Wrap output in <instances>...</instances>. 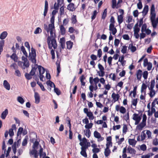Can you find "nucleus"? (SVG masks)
Listing matches in <instances>:
<instances>
[{"label": "nucleus", "mask_w": 158, "mask_h": 158, "mask_svg": "<svg viewBox=\"0 0 158 158\" xmlns=\"http://www.w3.org/2000/svg\"><path fill=\"white\" fill-rule=\"evenodd\" d=\"M149 90H150V93L149 94L150 96V97L152 98L156 94L155 91L153 89H149Z\"/></svg>", "instance_id": "5701e85b"}, {"label": "nucleus", "mask_w": 158, "mask_h": 158, "mask_svg": "<svg viewBox=\"0 0 158 158\" xmlns=\"http://www.w3.org/2000/svg\"><path fill=\"white\" fill-rule=\"evenodd\" d=\"M23 131V128L22 127H20L18 130L17 136H18L19 135H21Z\"/></svg>", "instance_id": "c03bdc74"}, {"label": "nucleus", "mask_w": 158, "mask_h": 158, "mask_svg": "<svg viewBox=\"0 0 158 158\" xmlns=\"http://www.w3.org/2000/svg\"><path fill=\"white\" fill-rule=\"evenodd\" d=\"M128 49H130L132 52H135L136 50V47L133 45V44H129L128 47Z\"/></svg>", "instance_id": "f3484780"}, {"label": "nucleus", "mask_w": 158, "mask_h": 158, "mask_svg": "<svg viewBox=\"0 0 158 158\" xmlns=\"http://www.w3.org/2000/svg\"><path fill=\"white\" fill-rule=\"evenodd\" d=\"M112 8L113 9L116 8L117 5L116 3V0H112Z\"/></svg>", "instance_id": "2f4dec72"}, {"label": "nucleus", "mask_w": 158, "mask_h": 158, "mask_svg": "<svg viewBox=\"0 0 158 158\" xmlns=\"http://www.w3.org/2000/svg\"><path fill=\"white\" fill-rule=\"evenodd\" d=\"M127 150L129 153L132 154H135L136 152V151L134 149L130 146L128 147Z\"/></svg>", "instance_id": "bb28decb"}, {"label": "nucleus", "mask_w": 158, "mask_h": 158, "mask_svg": "<svg viewBox=\"0 0 158 158\" xmlns=\"http://www.w3.org/2000/svg\"><path fill=\"white\" fill-rule=\"evenodd\" d=\"M46 84L48 85H49L51 87H52L53 86L54 87H55V86L54 84L50 80L47 81Z\"/></svg>", "instance_id": "e433bc0d"}, {"label": "nucleus", "mask_w": 158, "mask_h": 158, "mask_svg": "<svg viewBox=\"0 0 158 158\" xmlns=\"http://www.w3.org/2000/svg\"><path fill=\"white\" fill-rule=\"evenodd\" d=\"M71 20L72 23L73 24H75L77 21L76 19V16L73 15L72 17Z\"/></svg>", "instance_id": "c9c22d12"}, {"label": "nucleus", "mask_w": 158, "mask_h": 158, "mask_svg": "<svg viewBox=\"0 0 158 158\" xmlns=\"http://www.w3.org/2000/svg\"><path fill=\"white\" fill-rule=\"evenodd\" d=\"M133 119L135 121V124L136 125L138 124L140 120L141 119V117L139 116L138 114L136 113L133 114Z\"/></svg>", "instance_id": "20e7f679"}, {"label": "nucleus", "mask_w": 158, "mask_h": 158, "mask_svg": "<svg viewBox=\"0 0 158 158\" xmlns=\"http://www.w3.org/2000/svg\"><path fill=\"white\" fill-rule=\"evenodd\" d=\"M143 74L142 71L140 69L137 70L136 72L137 79L138 81H140Z\"/></svg>", "instance_id": "39448f33"}, {"label": "nucleus", "mask_w": 158, "mask_h": 158, "mask_svg": "<svg viewBox=\"0 0 158 158\" xmlns=\"http://www.w3.org/2000/svg\"><path fill=\"white\" fill-rule=\"evenodd\" d=\"M23 66L25 67L23 68L24 69H25V68H28L29 67V64L28 60L23 62Z\"/></svg>", "instance_id": "49530a36"}, {"label": "nucleus", "mask_w": 158, "mask_h": 158, "mask_svg": "<svg viewBox=\"0 0 158 158\" xmlns=\"http://www.w3.org/2000/svg\"><path fill=\"white\" fill-rule=\"evenodd\" d=\"M145 130H144L142 131L141 133V141H143L145 139L146 137V135L144 133Z\"/></svg>", "instance_id": "4c0bfd02"}, {"label": "nucleus", "mask_w": 158, "mask_h": 158, "mask_svg": "<svg viewBox=\"0 0 158 158\" xmlns=\"http://www.w3.org/2000/svg\"><path fill=\"white\" fill-rule=\"evenodd\" d=\"M54 92L58 95H59L60 94V90L58 88H56L55 87H54Z\"/></svg>", "instance_id": "5fc2aeb1"}, {"label": "nucleus", "mask_w": 158, "mask_h": 158, "mask_svg": "<svg viewBox=\"0 0 158 158\" xmlns=\"http://www.w3.org/2000/svg\"><path fill=\"white\" fill-rule=\"evenodd\" d=\"M8 114V110L7 109H6L4 111H3L1 114V118L3 119H5L6 116Z\"/></svg>", "instance_id": "4468645a"}, {"label": "nucleus", "mask_w": 158, "mask_h": 158, "mask_svg": "<svg viewBox=\"0 0 158 158\" xmlns=\"http://www.w3.org/2000/svg\"><path fill=\"white\" fill-rule=\"evenodd\" d=\"M112 60V57L111 56H110L108 57L107 59L108 63L109 66H111L112 65L111 63Z\"/></svg>", "instance_id": "4d7b16f0"}, {"label": "nucleus", "mask_w": 158, "mask_h": 158, "mask_svg": "<svg viewBox=\"0 0 158 158\" xmlns=\"http://www.w3.org/2000/svg\"><path fill=\"white\" fill-rule=\"evenodd\" d=\"M85 135L88 138H89L91 135V131L90 130L87 129L84 131Z\"/></svg>", "instance_id": "a878e982"}, {"label": "nucleus", "mask_w": 158, "mask_h": 158, "mask_svg": "<svg viewBox=\"0 0 158 158\" xmlns=\"http://www.w3.org/2000/svg\"><path fill=\"white\" fill-rule=\"evenodd\" d=\"M143 77L144 79H146L148 78V72L147 71H145L143 73Z\"/></svg>", "instance_id": "a19ab883"}, {"label": "nucleus", "mask_w": 158, "mask_h": 158, "mask_svg": "<svg viewBox=\"0 0 158 158\" xmlns=\"http://www.w3.org/2000/svg\"><path fill=\"white\" fill-rule=\"evenodd\" d=\"M21 50L26 57H27L28 56L27 53L26 51L25 48L23 46H22L21 47Z\"/></svg>", "instance_id": "7c9ffc66"}, {"label": "nucleus", "mask_w": 158, "mask_h": 158, "mask_svg": "<svg viewBox=\"0 0 158 158\" xmlns=\"http://www.w3.org/2000/svg\"><path fill=\"white\" fill-rule=\"evenodd\" d=\"M34 97L35 100V103L38 104L40 102V97L39 94L37 92H35Z\"/></svg>", "instance_id": "f8f14e48"}, {"label": "nucleus", "mask_w": 158, "mask_h": 158, "mask_svg": "<svg viewBox=\"0 0 158 158\" xmlns=\"http://www.w3.org/2000/svg\"><path fill=\"white\" fill-rule=\"evenodd\" d=\"M87 116L88 117L89 119L90 120H93L94 118L93 114L91 112H89L88 113H87Z\"/></svg>", "instance_id": "c756f323"}, {"label": "nucleus", "mask_w": 158, "mask_h": 158, "mask_svg": "<svg viewBox=\"0 0 158 158\" xmlns=\"http://www.w3.org/2000/svg\"><path fill=\"white\" fill-rule=\"evenodd\" d=\"M66 44L67 49H70L72 48L73 43L70 41H67Z\"/></svg>", "instance_id": "4be33fe9"}, {"label": "nucleus", "mask_w": 158, "mask_h": 158, "mask_svg": "<svg viewBox=\"0 0 158 158\" xmlns=\"http://www.w3.org/2000/svg\"><path fill=\"white\" fill-rule=\"evenodd\" d=\"M98 75L100 77H103L105 75V72H104V70L101 71H98L97 72Z\"/></svg>", "instance_id": "864d4df0"}, {"label": "nucleus", "mask_w": 158, "mask_h": 158, "mask_svg": "<svg viewBox=\"0 0 158 158\" xmlns=\"http://www.w3.org/2000/svg\"><path fill=\"white\" fill-rule=\"evenodd\" d=\"M128 142L130 145L133 146H135L136 143V141L135 140L134 138L133 139H129Z\"/></svg>", "instance_id": "412c9836"}, {"label": "nucleus", "mask_w": 158, "mask_h": 158, "mask_svg": "<svg viewBox=\"0 0 158 158\" xmlns=\"http://www.w3.org/2000/svg\"><path fill=\"white\" fill-rule=\"evenodd\" d=\"M61 5H62V4H59V3H58V2H57V4L56 2H55L54 5V8L55 10H58L59 8V6H61Z\"/></svg>", "instance_id": "a18cd8bd"}, {"label": "nucleus", "mask_w": 158, "mask_h": 158, "mask_svg": "<svg viewBox=\"0 0 158 158\" xmlns=\"http://www.w3.org/2000/svg\"><path fill=\"white\" fill-rule=\"evenodd\" d=\"M148 11V5H146L144 7L142 13L143 14L145 15L147 14Z\"/></svg>", "instance_id": "6ab92c4d"}, {"label": "nucleus", "mask_w": 158, "mask_h": 158, "mask_svg": "<svg viewBox=\"0 0 158 158\" xmlns=\"http://www.w3.org/2000/svg\"><path fill=\"white\" fill-rule=\"evenodd\" d=\"M94 136L96 138L99 139L101 135L97 131H95L94 132Z\"/></svg>", "instance_id": "ea45409f"}, {"label": "nucleus", "mask_w": 158, "mask_h": 158, "mask_svg": "<svg viewBox=\"0 0 158 158\" xmlns=\"http://www.w3.org/2000/svg\"><path fill=\"white\" fill-rule=\"evenodd\" d=\"M127 50V47L126 46L124 45L123 46L121 51L123 53L125 54L126 53Z\"/></svg>", "instance_id": "603ef678"}, {"label": "nucleus", "mask_w": 158, "mask_h": 158, "mask_svg": "<svg viewBox=\"0 0 158 158\" xmlns=\"http://www.w3.org/2000/svg\"><path fill=\"white\" fill-rule=\"evenodd\" d=\"M65 7L64 5L61 7L60 10V16H62L64 14V10Z\"/></svg>", "instance_id": "c85d7f7f"}, {"label": "nucleus", "mask_w": 158, "mask_h": 158, "mask_svg": "<svg viewBox=\"0 0 158 158\" xmlns=\"http://www.w3.org/2000/svg\"><path fill=\"white\" fill-rule=\"evenodd\" d=\"M60 29L61 34L62 35H65L66 32V30L63 25H60Z\"/></svg>", "instance_id": "393cba45"}, {"label": "nucleus", "mask_w": 158, "mask_h": 158, "mask_svg": "<svg viewBox=\"0 0 158 158\" xmlns=\"http://www.w3.org/2000/svg\"><path fill=\"white\" fill-rule=\"evenodd\" d=\"M155 81L154 80H152L151 81L150 87H148V89H153L155 85Z\"/></svg>", "instance_id": "37998d69"}, {"label": "nucleus", "mask_w": 158, "mask_h": 158, "mask_svg": "<svg viewBox=\"0 0 158 158\" xmlns=\"http://www.w3.org/2000/svg\"><path fill=\"white\" fill-rule=\"evenodd\" d=\"M109 30L112 31L113 35H115L117 31L116 29L114 27V24H110Z\"/></svg>", "instance_id": "423d86ee"}, {"label": "nucleus", "mask_w": 158, "mask_h": 158, "mask_svg": "<svg viewBox=\"0 0 158 158\" xmlns=\"http://www.w3.org/2000/svg\"><path fill=\"white\" fill-rule=\"evenodd\" d=\"M149 64L148 60L147 58H145L143 60V66L144 67L147 66Z\"/></svg>", "instance_id": "338daca9"}, {"label": "nucleus", "mask_w": 158, "mask_h": 158, "mask_svg": "<svg viewBox=\"0 0 158 158\" xmlns=\"http://www.w3.org/2000/svg\"><path fill=\"white\" fill-rule=\"evenodd\" d=\"M9 134L10 137L13 136L14 135V133L13 131V129L12 128H11L9 130Z\"/></svg>", "instance_id": "69168bd1"}, {"label": "nucleus", "mask_w": 158, "mask_h": 158, "mask_svg": "<svg viewBox=\"0 0 158 158\" xmlns=\"http://www.w3.org/2000/svg\"><path fill=\"white\" fill-rule=\"evenodd\" d=\"M147 26L146 24H143L142 27L141 31L142 32H144L147 29Z\"/></svg>", "instance_id": "de8ad7c7"}, {"label": "nucleus", "mask_w": 158, "mask_h": 158, "mask_svg": "<svg viewBox=\"0 0 158 158\" xmlns=\"http://www.w3.org/2000/svg\"><path fill=\"white\" fill-rule=\"evenodd\" d=\"M127 129V126L126 125H123V133L125 134Z\"/></svg>", "instance_id": "0e129e2a"}, {"label": "nucleus", "mask_w": 158, "mask_h": 158, "mask_svg": "<svg viewBox=\"0 0 158 158\" xmlns=\"http://www.w3.org/2000/svg\"><path fill=\"white\" fill-rule=\"evenodd\" d=\"M36 50L32 47L31 48V52H30L29 53V60L34 64L31 65L32 69L29 73H26L25 74V77L28 80H30L32 78V76L35 75L37 68H38L40 75H43L45 72V70L44 68L41 65H38L36 64Z\"/></svg>", "instance_id": "f257e3e1"}, {"label": "nucleus", "mask_w": 158, "mask_h": 158, "mask_svg": "<svg viewBox=\"0 0 158 158\" xmlns=\"http://www.w3.org/2000/svg\"><path fill=\"white\" fill-rule=\"evenodd\" d=\"M3 84L4 87L6 89L8 90L10 89V85L6 80H4V81Z\"/></svg>", "instance_id": "2eb2a0df"}, {"label": "nucleus", "mask_w": 158, "mask_h": 158, "mask_svg": "<svg viewBox=\"0 0 158 158\" xmlns=\"http://www.w3.org/2000/svg\"><path fill=\"white\" fill-rule=\"evenodd\" d=\"M123 16L122 15H118V21L119 24H120L123 22Z\"/></svg>", "instance_id": "cd10ccee"}, {"label": "nucleus", "mask_w": 158, "mask_h": 158, "mask_svg": "<svg viewBox=\"0 0 158 158\" xmlns=\"http://www.w3.org/2000/svg\"><path fill=\"white\" fill-rule=\"evenodd\" d=\"M110 150L109 148L107 149V148H106L105 149V152H104V154L105 156L107 157L109 155H110Z\"/></svg>", "instance_id": "72a5a7b5"}, {"label": "nucleus", "mask_w": 158, "mask_h": 158, "mask_svg": "<svg viewBox=\"0 0 158 158\" xmlns=\"http://www.w3.org/2000/svg\"><path fill=\"white\" fill-rule=\"evenodd\" d=\"M92 152L96 154V153H98L100 151V150L99 148H93L92 149Z\"/></svg>", "instance_id": "052dcab7"}, {"label": "nucleus", "mask_w": 158, "mask_h": 158, "mask_svg": "<svg viewBox=\"0 0 158 158\" xmlns=\"http://www.w3.org/2000/svg\"><path fill=\"white\" fill-rule=\"evenodd\" d=\"M10 58L13 60L15 62H16L18 60V57L15 53H13L10 56Z\"/></svg>", "instance_id": "b1692460"}, {"label": "nucleus", "mask_w": 158, "mask_h": 158, "mask_svg": "<svg viewBox=\"0 0 158 158\" xmlns=\"http://www.w3.org/2000/svg\"><path fill=\"white\" fill-rule=\"evenodd\" d=\"M42 29L40 27H38L35 30L34 33L35 34H39L42 32Z\"/></svg>", "instance_id": "f704fd0d"}, {"label": "nucleus", "mask_w": 158, "mask_h": 158, "mask_svg": "<svg viewBox=\"0 0 158 158\" xmlns=\"http://www.w3.org/2000/svg\"><path fill=\"white\" fill-rule=\"evenodd\" d=\"M93 125V124L92 123H88V124H86L85 126V127L86 129H90L92 127Z\"/></svg>", "instance_id": "3c124183"}, {"label": "nucleus", "mask_w": 158, "mask_h": 158, "mask_svg": "<svg viewBox=\"0 0 158 158\" xmlns=\"http://www.w3.org/2000/svg\"><path fill=\"white\" fill-rule=\"evenodd\" d=\"M119 111L121 113L124 114L126 112V109L124 107L121 106L120 108Z\"/></svg>", "instance_id": "6e6d98bb"}, {"label": "nucleus", "mask_w": 158, "mask_h": 158, "mask_svg": "<svg viewBox=\"0 0 158 158\" xmlns=\"http://www.w3.org/2000/svg\"><path fill=\"white\" fill-rule=\"evenodd\" d=\"M147 149V147L146 145L143 144L140 146V149L143 151H145Z\"/></svg>", "instance_id": "13d9d810"}, {"label": "nucleus", "mask_w": 158, "mask_h": 158, "mask_svg": "<svg viewBox=\"0 0 158 158\" xmlns=\"http://www.w3.org/2000/svg\"><path fill=\"white\" fill-rule=\"evenodd\" d=\"M102 52L101 49H99L98 51V56L100 58L102 56Z\"/></svg>", "instance_id": "680f3d73"}, {"label": "nucleus", "mask_w": 158, "mask_h": 158, "mask_svg": "<svg viewBox=\"0 0 158 158\" xmlns=\"http://www.w3.org/2000/svg\"><path fill=\"white\" fill-rule=\"evenodd\" d=\"M156 16L150 17V19L151 21L152 25L153 28L155 29L156 27L158 24V18L155 19Z\"/></svg>", "instance_id": "7ed1b4c3"}, {"label": "nucleus", "mask_w": 158, "mask_h": 158, "mask_svg": "<svg viewBox=\"0 0 158 158\" xmlns=\"http://www.w3.org/2000/svg\"><path fill=\"white\" fill-rule=\"evenodd\" d=\"M81 151L80 152L81 154L84 157H87V154L86 152V149L84 147H81Z\"/></svg>", "instance_id": "dca6fc26"}, {"label": "nucleus", "mask_w": 158, "mask_h": 158, "mask_svg": "<svg viewBox=\"0 0 158 158\" xmlns=\"http://www.w3.org/2000/svg\"><path fill=\"white\" fill-rule=\"evenodd\" d=\"M48 9V2L47 0H45V6H44V17H45L47 13Z\"/></svg>", "instance_id": "9b49d317"}, {"label": "nucleus", "mask_w": 158, "mask_h": 158, "mask_svg": "<svg viewBox=\"0 0 158 158\" xmlns=\"http://www.w3.org/2000/svg\"><path fill=\"white\" fill-rule=\"evenodd\" d=\"M111 97L113 98L114 102L118 101L119 98L120 96L118 94H116L115 93H113L111 95Z\"/></svg>", "instance_id": "1a4fd4ad"}, {"label": "nucleus", "mask_w": 158, "mask_h": 158, "mask_svg": "<svg viewBox=\"0 0 158 158\" xmlns=\"http://www.w3.org/2000/svg\"><path fill=\"white\" fill-rule=\"evenodd\" d=\"M107 14V9H105L104 11L103 12L102 15V19H105L106 17Z\"/></svg>", "instance_id": "09e8293b"}, {"label": "nucleus", "mask_w": 158, "mask_h": 158, "mask_svg": "<svg viewBox=\"0 0 158 158\" xmlns=\"http://www.w3.org/2000/svg\"><path fill=\"white\" fill-rule=\"evenodd\" d=\"M150 10V17L156 16V13L155 12V7L154 4H152Z\"/></svg>", "instance_id": "9d476101"}, {"label": "nucleus", "mask_w": 158, "mask_h": 158, "mask_svg": "<svg viewBox=\"0 0 158 158\" xmlns=\"http://www.w3.org/2000/svg\"><path fill=\"white\" fill-rule=\"evenodd\" d=\"M44 28L47 33L50 32V36H48L47 39V41L49 49H51L53 47L54 49L57 48V44L55 39L56 35L55 33L53 34V30L54 27L50 28L45 24L44 25Z\"/></svg>", "instance_id": "f03ea898"}, {"label": "nucleus", "mask_w": 158, "mask_h": 158, "mask_svg": "<svg viewBox=\"0 0 158 158\" xmlns=\"http://www.w3.org/2000/svg\"><path fill=\"white\" fill-rule=\"evenodd\" d=\"M39 144V143L37 141H35L33 144V148L34 149L36 148Z\"/></svg>", "instance_id": "e2e57ef3"}, {"label": "nucleus", "mask_w": 158, "mask_h": 158, "mask_svg": "<svg viewBox=\"0 0 158 158\" xmlns=\"http://www.w3.org/2000/svg\"><path fill=\"white\" fill-rule=\"evenodd\" d=\"M8 33L6 31L3 32L0 35V39L3 40L5 39Z\"/></svg>", "instance_id": "a211bd4d"}, {"label": "nucleus", "mask_w": 158, "mask_h": 158, "mask_svg": "<svg viewBox=\"0 0 158 158\" xmlns=\"http://www.w3.org/2000/svg\"><path fill=\"white\" fill-rule=\"evenodd\" d=\"M147 86L144 83H143L142 84L141 89V92L142 93L143 92H144V94H146V91H144V90H145L147 88Z\"/></svg>", "instance_id": "aec40b11"}, {"label": "nucleus", "mask_w": 158, "mask_h": 158, "mask_svg": "<svg viewBox=\"0 0 158 158\" xmlns=\"http://www.w3.org/2000/svg\"><path fill=\"white\" fill-rule=\"evenodd\" d=\"M99 79L98 77H96L94 79H93L92 77H90L89 78V82L91 85H92L93 83V81H94L95 85L97 84L99 82Z\"/></svg>", "instance_id": "0eeeda50"}, {"label": "nucleus", "mask_w": 158, "mask_h": 158, "mask_svg": "<svg viewBox=\"0 0 158 158\" xmlns=\"http://www.w3.org/2000/svg\"><path fill=\"white\" fill-rule=\"evenodd\" d=\"M153 144L155 146H157L158 145V139H155L153 141Z\"/></svg>", "instance_id": "774afa93"}, {"label": "nucleus", "mask_w": 158, "mask_h": 158, "mask_svg": "<svg viewBox=\"0 0 158 158\" xmlns=\"http://www.w3.org/2000/svg\"><path fill=\"white\" fill-rule=\"evenodd\" d=\"M28 139V137L26 136L25 138L24 139L22 142V145L23 146H25L27 145V142Z\"/></svg>", "instance_id": "58836bf2"}, {"label": "nucleus", "mask_w": 158, "mask_h": 158, "mask_svg": "<svg viewBox=\"0 0 158 158\" xmlns=\"http://www.w3.org/2000/svg\"><path fill=\"white\" fill-rule=\"evenodd\" d=\"M97 14V12L96 10H95L93 12L92 15L91 16L92 20H93L96 18Z\"/></svg>", "instance_id": "79ce46f5"}, {"label": "nucleus", "mask_w": 158, "mask_h": 158, "mask_svg": "<svg viewBox=\"0 0 158 158\" xmlns=\"http://www.w3.org/2000/svg\"><path fill=\"white\" fill-rule=\"evenodd\" d=\"M67 9L70 11H74L75 10V8L74 7V4L73 3H70L68 5Z\"/></svg>", "instance_id": "6e6552de"}, {"label": "nucleus", "mask_w": 158, "mask_h": 158, "mask_svg": "<svg viewBox=\"0 0 158 158\" xmlns=\"http://www.w3.org/2000/svg\"><path fill=\"white\" fill-rule=\"evenodd\" d=\"M54 20H55V16H52L51 17V19H50V22L51 23L49 24L48 27H49L50 28L51 27H54Z\"/></svg>", "instance_id": "ddd939ff"}, {"label": "nucleus", "mask_w": 158, "mask_h": 158, "mask_svg": "<svg viewBox=\"0 0 158 158\" xmlns=\"http://www.w3.org/2000/svg\"><path fill=\"white\" fill-rule=\"evenodd\" d=\"M124 119L127 122L129 120V113L128 112L127 114L124 116Z\"/></svg>", "instance_id": "bf43d9fd"}, {"label": "nucleus", "mask_w": 158, "mask_h": 158, "mask_svg": "<svg viewBox=\"0 0 158 158\" xmlns=\"http://www.w3.org/2000/svg\"><path fill=\"white\" fill-rule=\"evenodd\" d=\"M5 41L4 40L0 41V50L3 51V48L4 45Z\"/></svg>", "instance_id": "8fccbe9b"}, {"label": "nucleus", "mask_w": 158, "mask_h": 158, "mask_svg": "<svg viewBox=\"0 0 158 158\" xmlns=\"http://www.w3.org/2000/svg\"><path fill=\"white\" fill-rule=\"evenodd\" d=\"M17 100L21 104H23L24 102V100L20 96H19L18 97Z\"/></svg>", "instance_id": "473e14b6"}]
</instances>
